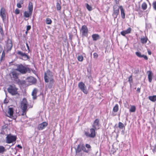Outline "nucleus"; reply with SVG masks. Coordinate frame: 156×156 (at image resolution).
<instances>
[{
    "instance_id": "nucleus-1",
    "label": "nucleus",
    "mask_w": 156,
    "mask_h": 156,
    "mask_svg": "<svg viewBox=\"0 0 156 156\" xmlns=\"http://www.w3.org/2000/svg\"><path fill=\"white\" fill-rule=\"evenodd\" d=\"M16 66V70L22 74H24L26 73L27 72H30V70L29 68L23 66L21 64L17 65Z\"/></svg>"
},
{
    "instance_id": "nucleus-2",
    "label": "nucleus",
    "mask_w": 156,
    "mask_h": 156,
    "mask_svg": "<svg viewBox=\"0 0 156 156\" xmlns=\"http://www.w3.org/2000/svg\"><path fill=\"white\" fill-rule=\"evenodd\" d=\"M45 82L48 83L49 81L51 83H53V75L52 73L50 70H48L44 73Z\"/></svg>"
},
{
    "instance_id": "nucleus-3",
    "label": "nucleus",
    "mask_w": 156,
    "mask_h": 156,
    "mask_svg": "<svg viewBox=\"0 0 156 156\" xmlns=\"http://www.w3.org/2000/svg\"><path fill=\"white\" fill-rule=\"evenodd\" d=\"M28 102L26 99L24 98L21 103V108L22 110L23 115L26 114L27 111Z\"/></svg>"
},
{
    "instance_id": "nucleus-4",
    "label": "nucleus",
    "mask_w": 156,
    "mask_h": 156,
    "mask_svg": "<svg viewBox=\"0 0 156 156\" xmlns=\"http://www.w3.org/2000/svg\"><path fill=\"white\" fill-rule=\"evenodd\" d=\"M97 130L93 128H91L90 129L89 132H86L85 134L86 136L88 137L94 138L96 135L95 131Z\"/></svg>"
},
{
    "instance_id": "nucleus-5",
    "label": "nucleus",
    "mask_w": 156,
    "mask_h": 156,
    "mask_svg": "<svg viewBox=\"0 0 156 156\" xmlns=\"http://www.w3.org/2000/svg\"><path fill=\"white\" fill-rule=\"evenodd\" d=\"M16 137L11 134L8 135L6 138V143L10 144L15 141L16 140Z\"/></svg>"
},
{
    "instance_id": "nucleus-6",
    "label": "nucleus",
    "mask_w": 156,
    "mask_h": 156,
    "mask_svg": "<svg viewBox=\"0 0 156 156\" xmlns=\"http://www.w3.org/2000/svg\"><path fill=\"white\" fill-rule=\"evenodd\" d=\"M17 89L15 86L10 85L7 89L8 92L12 95H15L17 94Z\"/></svg>"
},
{
    "instance_id": "nucleus-7",
    "label": "nucleus",
    "mask_w": 156,
    "mask_h": 156,
    "mask_svg": "<svg viewBox=\"0 0 156 156\" xmlns=\"http://www.w3.org/2000/svg\"><path fill=\"white\" fill-rule=\"evenodd\" d=\"M113 12L112 14V16L114 19L116 18L119 13V9L120 6L119 7L116 5H114L113 6Z\"/></svg>"
},
{
    "instance_id": "nucleus-8",
    "label": "nucleus",
    "mask_w": 156,
    "mask_h": 156,
    "mask_svg": "<svg viewBox=\"0 0 156 156\" xmlns=\"http://www.w3.org/2000/svg\"><path fill=\"white\" fill-rule=\"evenodd\" d=\"M78 87L81 90L84 94H87L88 91L87 89V87L85 84L83 82H80L79 83Z\"/></svg>"
},
{
    "instance_id": "nucleus-9",
    "label": "nucleus",
    "mask_w": 156,
    "mask_h": 156,
    "mask_svg": "<svg viewBox=\"0 0 156 156\" xmlns=\"http://www.w3.org/2000/svg\"><path fill=\"white\" fill-rule=\"evenodd\" d=\"M17 53L18 55L22 57V58L24 60H27L30 58V57L27 53L20 51H18Z\"/></svg>"
},
{
    "instance_id": "nucleus-10",
    "label": "nucleus",
    "mask_w": 156,
    "mask_h": 156,
    "mask_svg": "<svg viewBox=\"0 0 156 156\" xmlns=\"http://www.w3.org/2000/svg\"><path fill=\"white\" fill-rule=\"evenodd\" d=\"M80 32L82 34V35L87 37L88 35V29L86 26L84 25L82 27Z\"/></svg>"
},
{
    "instance_id": "nucleus-11",
    "label": "nucleus",
    "mask_w": 156,
    "mask_h": 156,
    "mask_svg": "<svg viewBox=\"0 0 156 156\" xmlns=\"http://www.w3.org/2000/svg\"><path fill=\"white\" fill-rule=\"evenodd\" d=\"M99 120L98 119H96L94 121L92 125L93 128L97 130L99 129Z\"/></svg>"
},
{
    "instance_id": "nucleus-12",
    "label": "nucleus",
    "mask_w": 156,
    "mask_h": 156,
    "mask_svg": "<svg viewBox=\"0 0 156 156\" xmlns=\"http://www.w3.org/2000/svg\"><path fill=\"white\" fill-rule=\"evenodd\" d=\"M27 81L29 83L30 85L35 84L37 80L32 76L29 77L26 79Z\"/></svg>"
},
{
    "instance_id": "nucleus-13",
    "label": "nucleus",
    "mask_w": 156,
    "mask_h": 156,
    "mask_svg": "<svg viewBox=\"0 0 156 156\" xmlns=\"http://www.w3.org/2000/svg\"><path fill=\"white\" fill-rule=\"evenodd\" d=\"M48 125V123L46 122H43L39 124L37 126V129L38 130H42L44 129Z\"/></svg>"
},
{
    "instance_id": "nucleus-14",
    "label": "nucleus",
    "mask_w": 156,
    "mask_h": 156,
    "mask_svg": "<svg viewBox=\"0 0 156 156\" xmlns=\"http://www.w3.org/2000/svg\"><path fill=\"white\" fill-rule=\"evenodd\" d=\"M12 46V41L8 38L7 41L6 47L8 51L11 50Z\"/></svg>"
},
{
    "instance_id": "nucleus-15",
    "label": "nucleus",
    "mask_w": 156,
    "mask_h": 156,
    "mask_svg": "<svg viewBox=\"0 0 156 156\" xmlns=\"http://www.w3.org/2000/svg\"><path fill=\"white\" fill-rule=\"evenodd\" d=\"M0 15L1 16L3 21L6 19V15L5 14V10L3 8H1L0 11Z\"/></svg>"
},
{
    "instance_id": "nucleus-16",
    "label": "nucleus",
    "mask_w": 156,
    "mask_h": 156,
    "mask_svg": "<svg viewBox=\"0 0 156 156\" xmlns=\"http://www.w3.org/2000/svg\"><path fill=\"white\" fill-rule=\"evenodd\" d=\"M11 74L12 75V78H13L15 81H17L18 79V73L15 71H13L11 72Z\"/></svg>"
},
{
    "instance_id": "nucleus-17",
    "label": "nucleus",
    "mask_w": 156,
    "mask_h": 156,
    "mask_svg": "<svg viewBox=\"0 0 156 156\" xmlns=\"http://www.w3.org/2000/svg\"><path fill=\"white\" fill-rule=\"evenodd\" d=\"M131 28L129 27L126 30L123 31L121 32V34L124 36H125L126 34H129L131 33Z\"/></svg>"
},
{
    "instance_id": "nucleus-18",
    "label": "nucleus",
    "mask_w": 156,
    "mask_h": 156,
    "mask_svg": "<svg viewBox=\"0 0 156 156\" xmlns=\"http://www.w3.org/2000/svg\"><path fill=\"white\" fill-rule=\"evenodd\" d=\"M38 92V90L35 88L33 90L32 93V95L33 96V98L34 100L36 99L37 98V94Z\"/></svg>"
},
{
    "instance_id": "nucleus-19",
    "label": "nucleus",
    "mask_w": 156,
    "mask_h": 156,
    "mask_svg": "<svg viewBox=\"0 0 156 156\" xmlns=\"http://www.w3.org/2000/svg\"><path fill=\"white\" fill-rule=\"evenodd\" d=\"M13 110L12 108H9L8 111V115L6 114V115L7 116L11 118L13 116Z\"/></svg>"
},
{
    "instance_id": "nucleus-20",
    "label": "nucleus",
    "mask_w": 156,
    "mask_h": 156,
    "mask_svg": "<svg viewBox=\"0 0 156 156\" xmlns=\"http://www.w3.org/2000/svg\"><path fill=\"white\" fill-rule=\"evenodd\" d=\"M120 9L121 11V16L122 19H124L125 18V14L124 10L122 6H120Z\"/></svg>"
},
{
    "instance_id": "nucleus-21",
    "label": "nucleus",
    "mask_w": 156,
    "mask_h": 156,
    "mask_svg": "<svg viewBox=\"0 0 156 156\" xmlns=\"http://www.w3.org/2000/svg\"><path fill=\"white\" fill-rule=\"evenodd\" d=\"M147 73L148 74V78L149 82L151 83L152 81V77L153 74L151 71H148L147 72Z\"/></svg>"
},
{
    "instance_id": "nucleus-22",
    "label": "nucleus",
    "mask_w": 156,
    "mask_h": 156,
    "mask_svg": "<svg viewBox=\"0 0 156 156\" xmlns=\"http://www.w3.org/2000/svg\"><path fill=\"white\" fill-rule=\"evenodd\" d=\"M119 110V106L117 104H116L114 107H113V116L115 115V114H114L113 112H117Z\"/></svg>"
},
{
    "instance_id": "nucleus-23",
    "label": "nucleus",
    "mask_w": 156,
    "mask_h": 156,
    "mask_svg": "<svg viewBox=\"0 0 156 156\" xmlns=\"http://www.w3.org/2000/svg\"><path fill=\"white\" fill-rule=\"evenodd\" d=\"M32 12H30L29 11V12L27 11H25L24 13V16L25 17L28 18L30 16H31Z\"/></svg>"
},
{
    "instance_id": "nucleus-24",
    "label": "nucleus",
    "mask_w": 156,
    "mask_h": 156,
    "mask_svg": "<svg viewBox=\"0 0 156 156\" xmlns=\"http://www.w3.org/2000/svg\"><path fill=\"white\" fill-rule=\"evenodd\" d=\"M92 37L93 41H96L99 39V36L98 34H93L92 36Z\"/></svg>"
},
{
    "instance_id": "nucleus-25",
    "label": "nucleus",
    "mask_w": 156,
    "mask_h": 156,
    "mask_svg": "<svg viewBox=\"0 0 156 156\" xmlns=\"http://www.w3.org/2000/svg\"><path fill=\"white\" fill-rule=\"evenodd\" d=\"M148 99L151 101L154 102L156 101V95L149 96L148 97Z\"/></svg>"
},
{
    "instance_id": "nucleus-26",
    "label": "nucleus",
    "mask_w": 156,
    "mask_h": 156,
    "mask_svg": "<svg viewBox=\"0 0 156 156\" xmlns=\"http://www.w3.org/2000/svg\"><path fill=\"white\" fill-rule=\"evenodd\" d=\"M29 11L30 12H32L33 10V4L31 2H30L28 5Z\"/></svg>"
},
{
    "instance_id": "nucleus-27",
    "label": "nucleus",
    "mask_w": 156,
    "mask_h": 156,
    "mask_svg": "<svg viewBox=\"0 0 156 156\" xmlns=\"http://www.w3.org/2000/svg\"><path fill=\"white\" fill-rule=\"evenodd\" d=\"M148 40V38L147 37H144L143 38H141L140 40L141 43L144 44L147 43Z\"/></svg>"
},
{
    "instance_id": "nucleus-28",
    "label": "nucleus",
    "mask_w": 156,
    "mask_h": 156,
    "mask_svg": "<svg viewBox=\"0 0 156 156\" xmlns=\"http://www.w3.org/2000/svg\"><path fill=\"white\" fill-rule=\"evenodd\" d=\"M5 150V148L4 146L0 145V154H3Z\"/></svg>"
},
{
    "instance_id": "nucleus-29",
    "label": "nucleus",
    "mask_w": 156,
    "mask_h": 156,
    "mask_svg": "<svg viewBox=\"0 0 156 156\" xmlns=\"http://www.w3.org/2000/svg\"><path fill=\"white\" fill-rule=\"evenodd\" d=\"M45 22L47 24H51L52 23V21L50 18H47L45 20Z\"/></svg>"
},
{
    "instance_id": "nucleus-30",
    "label": "nucleus",
    "mask_w": 156,
    "mask_h": 156,
    "mask_svg": "<svg viewBox=\"0 0 156 156\" xmlns=\"http://www.w3.org/2000/svg\"><path fill=\"white\" fill-rule=\"evenodd\" d=\"M118 126L119 129H122L124 127V124L121 122H119L118 124Z\"/></svg>"
},
{
    "instance_id": "nucleus-31",
    "label": "nucleus",
    "mask_w": 156,
    "mask_h": 156,
    "mask_svg": "<svg viewBox=\"0 0 156 156\" xmlns=\"http://www.w3.org/2000/svg\"><path fill=\"white\" fill-rule=\"evenodd\" d=\"M147 5L146 3H143L142 5V8L144 10H145L147 8Z\"/></svg>"
},
{
    "instance_id": "nucleus-32",
    "label": "nucleus",
    "mask_w": 156,
    "mask_h": 156,
    "mask_svg": "<svg viewBox=\"0 0 156 156\" xmlns=\"http://www.w3.org/2000/svg\"><path fill=\"white\" fill-rule=\"evenodd\" d=\"M136 107L134 106H131L129 110L130 112H134L136 111Z\"/></svg>"
},
{
    "instance_id": "nucleus-33",
    "label": "nucleus",
    "mask_w": 156,
    "mask_h": 156,
    "mask_svg": "<svg viewBox=\"0 0 156 156\" xmlns=\"http://www.w3.org/2000/svg\"><path fill=\"white\" fill-rule=\"evenodd\" d=\"M86 7L87 9L89 11H91L92 10V7L88 4L87 3L86 4Z\"/></svg>"
},
{
    "instance_id": "nucleus-34",
    "label": "nucleus",
    "mask_w": 156,
    "mask_h": 156,
    "mask_svg": "<svg viewBox=\"0 0 156 156\" xmlns=\"http://www.w3.org/2000/svg\"><path fill=\"white\" fill-rule=\"evenodd\" d=\"M128 81L129 82L130 86H131L132 83L133 82V79L132 78V76L131 75L128 78Z\"/></svg>"
},
{
    "instance_id": "nucleus-35",
    "label": "nucleus",
    "mask_w": 156,
    "mask_h": 156,
    "mask_svg": "<svg viewBox=\"0 0 156 156\" xmlns=\"http://www.w3.org/2000/svg\"><path fill=\"white\" fill-rule=\"evenodd\" d=\"M56 7L58 10H59L61 9V6L60 4L58 2L56 3Z\"/></svg>"
},
{
    "instance_id": "nucleus-36",
    "label": "nucleus",
    "mask_w": 156,
    "mask_h": 156,
    "mask_svg": "<svg viewBox=\"0 0 156 156\" xmlns=\"http://www.w3.org/2000/svg\"><path fill=\"white\" fill-rule=\"evenodd\" d=\"M77 59L79 61L82 62L83 59V57L82 55H80L78 57Z\"/></svg>"
},
{
    "instance_id": "nucleus-37",
    "label": "nucleus",
    "mask_w": 156,
    "mask_h": 156,
    "mask_svg": "<svg viewBox=\"0 0 156 156\" xmlns=\"http://www.w3.org/2000/svg\"><path fill=\"white\" fill-rule=\"evenodd\" d=\"M4 35L2 28V27L0 28V36L3 37Z\"/></svg>"
},
{
    "instance_id": "nucleus-38",
    "label": "nucleus",
    "mask_w": 156,
    "mask_h": 156,
    "mask_svg": "<svg viewBox=\"0 0 156 156\" xmlns=\"http://www.w3.org/2000/svg\"><path fill=\"white\" fill-rule=\"evenodd\" d=\"M82 149L83 151L86 153H88L90 151L89 149L87 150L84 146L82 147Z\"/></svg>"
},
{
    "instance_id": "nucleus-39",
    "label": "nucleus",
    "mask_w": 156,
    "mask_h": 156,
    "mask_svg": "<svg viewBox=\"0 0 156 156\" xmlns=\"http://www.w3.org/2000/svg\"><path fill=\"white\" fill-rule=\"evenodd\" d=\"M23 4V1H20V2L17 4V6L19 8H21L22 7L21 4Z\"/></svg>"
},
{
    "instance_id": "nucleus-40",
    "label": "nucleus",
    "mask_w": 156,
    "mask_h": 156,
    "mask_svg": "<svg viewBox=\"0 0 156 156\" xmlns=\"http://www.w3.org/2000/svg\"><path fill=\"white\" fill-rule=\"evenodd\" d=\"M136 54L138 57L140 58H142V55H141V53L140 52H136Z\"/></svg>"
},
{
    "instance_id": "nucleus-41",
    "label": "nucleus",
    "mask_w": 156,
    "mask_h": 156,
    "mask_svg": "<svg viewBox=\"0 0 156 156\" xmlns=\"http://www.w3.org/2000/svg\"><path fill=\"white\" fill-rule=\"evenodd\" d=\"M152 5L154 9L156 10V1L153 3Z\"/></svg>"
},
{
    "instance_id": "nucleus-42",
    "label": "nucleus",
    "mask_w": 156,
    "mask_h": 156,
    "mask_svg": "<svg viewBox=\"0 0 156 156\" xmlns=\"http://www.w3.org/2000/svg\"><path fill=\"white\" fill-rule=\"evenodd\" d=\"M5 52H4V51H3L2 53V56L1 58V60H2L3 59V58L5 57Z\"/></svg>"
},
{
    "instance_id": "nucleus-43",
    "label": "nucleus",
    "mask_w": 156,
    "mask_h": 156,
    "mask_svg": "<svg viewBox=\"0 0 156 156\" xmlns=\"http://www.w3.org/2000/svg\"><path fill=\"white\" fill-rule=\"evenodd\" d=\"M94 58L96 59L98 57V55L96 53H94L93 54Z\"/></svg>"
},
{
    "instance_id": "nucleus-44",
    "label": "nucleus",
    "mask_w": 156,
    "mask_h": 156,
    "mask_svg": "<svg viewBox=\"0 0 156 156\" xmlns=\"http://www.w3.org/2000/svg\"><path fill=\"white\" fill-rule=\"evenodd\" d=\"M140 6H139L138 7H136L135 8V10L139 12L140 11Z\"/></svg>"
},
{
    "instance_id": "nucleus-45",
    "label": "nucleus",
    "mask_w": 156,
    "mask_h": 156,
    "mask_svg": "<svg viewBox=\"0 0 156 156\" xmlns=\"http://www.w3.org/2000/svg\"><path fill=\"white\" fill-rule=\"evenodd\" d=\"M15 13L16 14H19L20 13L19 10L18 9H16L15 10Z\"/></svg>"
},
{
    "instance_id": "nucleus-46",
    "label": "nucleus",
    "mask_w": 156,
    "mask_h": 156,
    "mask_svg": "<svg viewBox=\"0 0 156 156\" xmlns=\"http://www.w3.org/2000/svg\"><path fill=\"white\" fill-rule=\"evenodd\" d=\"M31 27L30 26L28 25L27 26L26 30H27V31H28V30H30V29H31Z\"/></svg>"
},
{
    "instance_id": "nucleus-47",
    "label": "nucleus",
    "mask_w": 156,
    "mask_h": 156,
    "mask_svg": "<svg viewBox=\"0 0 156 156\" xmlns=\"http://www.w3.org/2000/svg\"><path fill=\"white\" fill-rule=\"evenodd\" d=\"M142 57L144 58L145 60H147L148 59V58L146 55H143L142 56Z\"/></svg>"
},
{
    "instance_id": "nucleus-48",
    "label": "nucleus",
    "mask_w": 156,
    "mask_h": 156,
    "mask_svg": "<svg viewBox=\"0 0 156 156\" xmlns=\"http://www.w3.org/2000/svg\"><path fill=\"white\" fill-rule=\"evenodd\" d=\"M86 147L88 149H89V150L91 147L90 146L89 144H86Z\"/></svg>"
},
{
    "instance_id": "nucleus-49",
    "label": "nucleus",
    "mask_w": 156,
    "mask_h": 156,
    "mask_svg": "<svg viewBox=\"0 0 156 156\" xmlns=\"http://www.w3.org/2000/svg\"><path fill=\"white\" fill-rule=\"evenodd\" d=\"M26 46L27 47V49H28V52H29L30 51L29 47V46L28 45V43H27V42L26 43Z\"/></svg>"
},
{
    "instance_id": "nucleus-50",
    "label": "nucleus",
    "mask_w": 156,
    "mask_h": 156,
    "mask_svg": "<svg viewBox=\"0 0 156 156\" xmlns=\"http://www.w3.org/2000/svg\"><path fill=\"white\" fill-rule=\"evenodd\" d=\"M151 149L152 150L154 153V152L155 151V147H152L151 148Z\"/></svg>"
},
{
    "instance_id": "nucleus-51",
    "label": "nucleus",
    "mask_w": 156,
    "mask_h": 156,
    "mask_svg": "<svg viewBox=\"0 0 156 156\" xmlns=\"http://www.w3.org/2000/svg\"><path fill=\"white\" fill-rule=\"evenodd\" d=\"M79 147H80V145H79L78 147H77V151L78 152H80V151H81V149H80L79 148Z\"/></svg>"
},
{
    "instance_id": "nucleus-52",
    "label": "nucleus",
    "mask_w": 156,
    "mask_h": 156,
    "mask_svg": "<svg viewBox=\"0 0 156 156\" xmlns=\"http://www.w3.org/2000/svg\"><path fill=\"white\" fill-rule=\"evenodd\" d=\"M140 88L138 87L137 89V91L138 93H140Z\"/></svg>"
},
{
    "instance_id": "nucleus-53",
    "label": "nucleus",
    "mask_w": 156,
    "mask_h": 156,
    "mask_svg": "<svg viewBox=\"0 0 156 156\" xmlns=\"http://www.w3.org/2000/svg\"><path fill=\"white\" fill-rule=\"evenodd\" d=\"M17 147L20 149H22V147L20 145H19V144H18L17 145Z\"/></svg>"
},
{
    "instance_id": "nucleus-54",
    "label": "nucleus",
    "mask_w": 156,
    "mask_h": 156,
    "mask_svg": "<svg viewBox=\"0 0 156 156\" xmlns=\"http://www.w3.org/2000/svg\"><path fill=\"white\" fill-rule=\"evenodd\" d=\"M2 50V47L0 45V53H1Z\"/></svg>"
},
{
    "instance_id": "nucleus-55",
    "label": "nucleus",
    "mask_w": 156,
    "mask_h": 156,
    "mask_svg": "<svg viewBox=\"0 0 156 156\" xmlns=\"http://www.w3.org/2000/svg\"><path fill=\"white\" fill-rule=\"evenodd\" d=\"M148 53L149 55H151V52L150 50L148 51Z\"/></svg>"
},
{
    "instance_id": "nucleus-56",
    "label": "nucleus",
    "mask_w": 156,
    "mask_h": 156,
    "mask_svg": "<svg viewBox=\"0 0 156 156\" xmlns=\"http://www.w3.org/2000/svg\"><path fill=\"white\" fill-rule=\"evenodd\" d=\"M27 30L26 31V34H27Z\"/></svg>"
}]
</instances>
